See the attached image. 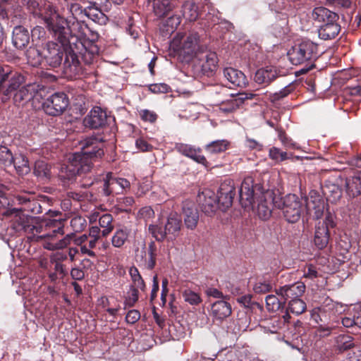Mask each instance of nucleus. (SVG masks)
Returning <instances> with one entry per match:
<instances>
[{
    "label": "nucleus",
    "instance_id": "4468645a",
    "mask_svg": "<svg viewBox=\"0 0 361 361\" xmlns=\"http://www.w3.org/2000/svg\"><path fill=\"white\" fill-rule=\"evenodd\" d=\"M6 214L11 217V226L16 232L24 231L27 233L32 219L25 214L21 209L16 208L7 210Z\"/></svg>",
    "mask_w": 361,
    "mask_h": 361
},
{
    "label": "nucleus",
    "instance_id": "f8f14e48",
    "mask_svg": "<svg viewBox=\"0 0 361 361\" xmlns=\"http://www.w3.org/2000/svg\"><path fill=\"white\" fill-rule=\"evenodd\" d=\"M235 195L234 181L230 178L225 179L220 185L217 196L219 204L221 206V210L229 208L233 203Z\"/></svg>",
    "mask_w": 361,
    "mask_h": 361
},
{
    "label": "nucleus",
    "instance_id": "473e14b6",
    "mask_svg": "<svg viewBox=\"0 0 361 361\" xmlns=\"http://www.w3.org/2000/svg\"><path fill=\"white\" fill-rule=\"evenodd\" d=\"M12 165L19 175H26L30 171V166L27 158L21 154H16L13 156Z\"/></svg>",
    "mask_w": 361,
    "mask_h": 361
},
{
    "label": "nucleus",
    "instance_id": "72a5a7b5",
    "mask_svg": "<svg viewBox=\"0 0 361 361\" xmlns=\"http://www.w3.org/2000/svg\"><path fill=\"white\" fill-rule=\"evenodd\" d=\"M346 193L350 197H355L361 194V179L351 177L345 180Z\"/></svg>",
    "mask_w": 361,
    "mask_h": 361
},
{
    "label": "nucleus",
    "instance_id": "7ed1b4c3",
    "mask_svg": "<svg viewBox=\"0 0 361 361\" xmlns=\"http://www.w3.org/2000/svg\"><path fill=\"white\" fill-rule=\"evenodd\" d=\"M278 202L275 207L281 209L286 220L289 223H296L300 220L303 212L315 219H320L324 212L325 202L315 191H311L305 200L296 195L288 194L283 197L278 195Z\"/></svg>",
    "mask_w": 361,
    "mask_h": 361
},
{
    "label": "nucleus",
    "instance_id": "ea45409f",
    "mask_svg": "<svg viewBox=\"0 0 361 361\" xmlns=\"http://www.w3.org/2000/svg\"><path fill=\"white\" fill-rule=\"evenodd\" d=\"M129 231L127 228H119L116 231L111 238L112 245L115 247H121L127 240Z\"/></svg>",
    "mask_w": 361,
    "mask_h": 361
},
{
    "label": "nucleus",
    "instance_id": "c9c22d12",
    "mask_svg": "<svg viewBox=\"0 0 361 361\" xmlns=\"http://www.w3.org/2000/svg\"><path fill=\"white\" fill-rule=\"evenodd\" d=\"M103 8L99 6L90 7L86 11V16L94 22L100 25L105 24L108 20L106 16L102 12Z\"/></svg>",
    "mask_w": 361,
    "mask_h": 361
},
{
    "label": "nucleus",
    "instance_id": "603ef678",
    "mask_svg": "<svg viewBox=\"0 0 361 361\" xmlns=\"http://www.w3.org/2000/svg\"><path fill=\"white\" fill-rule=\"evenodd\" d=\"M269 157L276 161H282L288 159L286 152L281 151L280 149L273 147L269 149Z\"/></svg>",
    "mask_w": 361,
    "mask_h": 361
},
{
    "label": "nucleus",
    "instance_id": "bf43d9fd",
    "mask_svg": "<svg viewBox=\"0 0 361 361\" xmlns=\"http://www.w3.org/2000/svg\"><path fill=\"white\" fill-rule=\"evenodd\" d=\"M11 71L8 67H2L0 66V93H2L4 88L3 84L8 80Z\"/></svg>",
    "mask_w": 361,
    "mask_h": 361
},
{
    "label": "nucleus",
    "instance_id": "412c9836",
    "mask_svg": "<svg viewBox=\"0 0 361 361\" xmlns=\"http://www.w3.org/2000/svg\"><path fill=\"white\" fill-rule=\"evenodd\" d=\"M224 75L235 87H245L248 84L245 75L240 71L231 67L224 69Z\"/></svg>",
    "mask_w": 361,
    "mask_h": 361
},
{
    "label": "nucleus",
    "instance_id": "3c124183",
    "mask_svg": "<svg viewBox=\"0 0 361 361\" xmlns=\"http://www.w3.org/2000/svg\"><path fill=\"white\" fill-rule=\"evenodd\" d=\"M88 2L94 7L99 6L104 11H108L111 8V1L114 4L119 5L122 4L123 0H87Z\"/></svg>",
    "mask_w": 361,
    "mask_h": 361
},
{
    "label": "nucleus",
    "instance_id": "4c0bfd02",
    "mask_svg": "<svg viewBox=\"0 0 361 361\" xmlns=\"http://www.w3.org/2000/svg\"><path fill=\"white\" fill-rule=\"evenodd\" d=\"M99 228H102V236L108 235L114 229L113 216L110 214H104L99 218Z\"/></svg>",
    "mask_w": 361,
    "mask_h": 361
},
{
    "label": "nucleus",
    "instance_id": "09e8293b",
    "mask_svg": "<svg viewBox=\"0 0 361 361\" xmlns=\"http://www.w3.org/2000/svg\"><path fill=\"white\" fill-rule=\"evenodd\" d=\"M13 155L5 146H0V161L6 166H11Z\"/></svg>",
    "mask_w": 361,
    "mask_h": 361
},
{
    "label": "nucleus",
    "instance_id": "8fccbe9b",
    "mask_svg": "<svg viewBox=\"0 0 361 361\" xmlns=\"http://www.w3.org/2000/svg\"><path fill=\"white\" fill-rule=\"evenodd\" d=\"M149 230L152 236L158 241L163 240L168 233V231L166 230V227L163 229L161 227L154 224H150L149 226Z\"/></svg>",
    "mask_w": 361,
    "mask_h": 361
},
{
    "label": "nucleus",
    "instance_id": "dca6fc26",
    "mask_svg": "<svg viewBox=\"0 0 361 361\" xmlns=\"http://www.w3.org/2000/svg\"><path fill=\"white\" fill-rule=\"evenodd\" d=\"M253 97V94L247 92L231 94L229 99L221 102L219 109L224 113H231L238 109L245 100L251 99Z\"/></svg>",
    "mask_w": 361,
    "mask_h": 361
},
{
    "label": "nucleus",
    "instance_id": "9b49d317",
    "mask_svg": "<svg viewBox=\"0 0 361 361\" xmlns=\"http://www.w3.org/2000/svg\"><path fill=\"white\" fill-rule=\"evenodd\" d=\"M68 99L63 92H56L49 97L43 107L47 114L51 116L61 114L68 106Z\"/></svg>",
    "mask_w": 361,
    "mask_h": 361
},
{
    "label": "nucleus",
    "instance_id": "b1692460",
    "mask_svg": "<svg viewBox=\"0 0 361 361\" xmlns=\"http://www.w3.org/2000/svg\"><path fill=\"white\" fill-rule=\"evenodd\" d=\"M30 42L29 31L21 25L16 26L13 30L12 43L17 49L26 47Z\"/></svg>",
    "mask_w": 361,
    "mask_h": 361
},
{
    "label": "nucleus",
    "instance_id": "c03bdc74",
    "mask_svg": "<svg viewBox=\"0 0 361 361\" xmlns=\"http://www.w3.org/2000/svg\"><path fill=\"white\" fill-rule=\"evenodd\" d=\"M86 226V219L81 216L75 215L71 219L70 226L74 233H79L84 231Z\"/></svg>",
    "mask_w": 361,
    "mask_h": 361
},
{
    "label": "nucleus",
    "instance_id": "5701e85b",
    "mask_svg": "<svg viewBox=\"0 0 361 361\" xmlns=\"http://www.w3.org/2000/svg\"><path fill=\"white\" fill-rule=\"evenodd\" d=\"M7 81H8V85L7 87L3 89L2 92L1 101L3 102H6L11 97L12 92L20 87L24 81V77L20 73L11 71V74H10Z\"/></svg>",
    "mask_w": 361,
    "mask_h": 361
},
{
    "label": "nucleus",
    "instance_id": "58836bf2",
    "mask_svg": "<svg viewBox=\"0 0 361 361\" xmlns=\"http://www.w3.org/2000/svg\"><path fill=\"white\" fill-rule=\"evenodd\" d=\"M26 56L28 63L32 66H38L44 61L43 52L35 47H30L26 51Z\"/></svg>",
    "mask_w": 361,
    "mask_h": 361
},
{
    "label": "nucleus",
    "instance_id": "7c9ffc66",
    "mask_svg": "<svg viewBox=\"0 0 361 361\" xmlns=\"http://www.w3.org/2000/svg\"><path fill=\"white\" fill-rule=\"evenodd\" d=\"M306 308L307 306L305 302L300 298L290 300L288 302L286 312L283 316L284 321L288 322L290 319V312L295 315H300L306 310Z\"/></svg>",
    "mask_w": 361,
    "mask_h": 361
},
{
    "label": "nucleus",
    "instance_id": "0e129e2a",
    "mask_svg": "<svg viewBox=\"0 0 361 361\" xmlns=\"http://www.w3.org/2000/svg\"><path fill=\"white\" fill-rule=\"evenodd\" d=\"M140 115L142 120L151 123H154L157 118V115L154 111L147 109L141 111Z\"/></svg>",
    "mask_w": 361,
    "mask_h": 361
},
{
    "label": "nucleus",
    "instance_id": "f3484780",
    "mask_svg": "<svg viewBox=\"0 0 361 361\" xmlns=\"http://www.w3.org/2000/svg\"><path fill=\"white\" fill-rule=\"evenodd\" d=\"M305 286L302 282H297L292 284L285 285L276 290L278 295L284 300L288 299L295 300L300 298L305 293Z\"/></svg>",
    "mask_w": 361,
    "mask_h": 361
},
{
    "label": "nucleus",
    "instance_id": "4d7b16f0",
    "mask_svg": "<svg viewBox=\"0 0 361 361\" xmlns=\"http://www.w3.org/2000/svg\"><path fill=\"white\" fill-rule=\"evenodd\" d=\"M138 300V290L136 288L131 286L128 296L125 300V305L128 307H133Z\"/></svg>",
    "mask_w": 361,
    "mask_h": 361
},
{
    "label": "nucleus",
    "instance_id": "39448f33",
    "mask_svg": "<svg viewBox=\"0 0 361 361\" xmlns=\"http://www.w3.org/2000/svg\"><path fill=\"white\" fill-rule=\"evenodd\" d=\"M27 233L38 238L48 239L49 241L45 243L44 247L49 250L66 247L73 237V234H67L62 239L56 240V237L64 233L63 221L57 219H47L35 223L32 220Z\"/></svg>",
    "mask_w": 361,
    "mask_h": 361
},
{
    "label": "nucleus",
    "instance_id": "ddd939ff",
    "mask_svg": "<svg viewBox=\"0 0 361 361\" xmlns=\"http://www.w3.org/2000/svg\"><path fill=\"white\" fill-rule=\"evenodd\" d=\"M157 248L154 243H151L148 248L145 245L135 251V260L140 266L146 269H152L156 264Z\"/></svg>",
    "mask_w": 361,
    "mask_h": 361
},
{
    "label": "nucleus",
    "instance_id": "a211bd4d",
    "mask_svg": "<svg viewBox=\"0 0 361 361\" xmlns=\"http://www.w3.org/2000/svg\"><path fill=\"white\" fill-rule=\"evenodd\" d=\"M334 303L330 299H326L324 304L314 307L311 312V318L318 324L319 323H327L330 319V314L333 312Z\"/></svg>",
    "mask_w": 361,
    "mask_h": 361
},
{
    "label": "nucleus",
    "instance_id": "de8ad7c7",
    "mask_svg": "<svg viewBox=\"0 0 361 361\" xmlns=\"http://www.w3.org/2000/svg\"><path fill=\"white\" fill-rule=\"evenodd\" d=\"M266 306L269 312H276L281 307V302L279 298L274 295H269L266 297Z\"/></svg>",
    "mask_w": 361,
    "mask_h": 361
},
{
    "label": "nucleus",
    "instance_id": "37998d69",
    "mask_svg": "<svg viewBox=\"0 0 361 361\" xmlns=\"http://www.w3.org/2000/svg\"><path fill=\"white\" fill-rule=\"evenodd\" d=\"M183 16L189 21H195L198 17L197 6L194 2L184 4Z\"/></svg>",
    "mask_w": 361,
    "mask_h": 361
},
{
    "label": "nucleus",
    "instance_id": "864d4df0",
    "mask_svg": "<svg viewBox=\"0 0 361 361\" xmlns=\"http://www.w3.org/2000/svg\"><path fill=\"white\" fill-rule=\"evenodd\" d=\"M24 210L30 212L34 214H39L42 213V208L39 202L35 199V196L30 200L27 206L23 207Z\"/></svg>",
    "mask_w": 361,
    "mask_h": 361
},
{
    "label": "nucleus",
    "instance_id": "a878e982",
    "mask_svg": "<svg viewBox=\"0 0 361 361\" xmlns=\"http://www.w3.org/2000/svg\"><path fill=\"white\" fill-rule=\"evenodd\" d=\"M35 86L29 84L21 87L13 95V101L16 104H23L30 101L35 94Z\"/></svg>",
    "mask_w": 361,
    "mask_h": 361
},
{
    "label": "nucleus",
    "instance_id": "cd10ccee",
    "mask_svg": "<svg viewBox=\"0 0 361 361\" xmlns=\"http://www.w3.org/2000/svg\"><path fill=\"white\" fill-rule=\"evenodd\" d=\"M312 16L315 21L324 24L328 22L336 21L338 19L336 13L324 7L315 8L312 11Z\"/></svg>",
    "mask_w": 361,
    "mask_h": 361
},
{
    "label": "nucleus",
    "instance_id": "2eb2a0df",
    "mask_svg": "<svg viewBox=\"0 0 361 361\" xmlns=\"http://www.w3.org/2000/svg\"><path fill=\"white\" fill-rule=\"evenodd\" d=\"M63 68L65 77L69 79L79 76L82 72L78 58L72 51L66 53Z\"/></svg>",
    "mask_w": 361,
    "mask_h": 361
},
{
    "label": "nucleus",
    "instance_id": "2f4dec72",
    "mask_svg": "<svg viewBox=\"0 0 361 361\" xmlns=\"http://www.w3.org/2000/svg\"><path fill=\"white\" fill-rule=\"evenodd\" d=\"M165 226L169 234L178 236L180 230V216L177 213H171Z\"/></svg>",
    "mask_w": 361,
    "mask_h": 361
},
{
    "label": "nucleus",
    "instance_id": "774afa93",
    "mask_svg": "<svg viewBox=\"0 0 361 361\" xmlns=\"http://www.w3.org/2000/svg\"><path fill=\"white\" fill-rule=\"evenodd\" d=\"M331 330L332 327L325 325V324H320L317 329V334H319L320 337H325L331 334Z\"/></svg>",
    "mask_w": 361,
    "mask_h": 361
},
{
    "label": "nucleus",
    "instance_id": "f704fd0d",
    "mask_svg": "<svg viewBox=\"0 0 361 361\" xmlns=\"http://www.w3.org/2000/svg\"><path fill=\"white\" fill-rule=\"evenodd\" d=\"M229 142L226 140H217L211 142L205 146V150L208 154H216L224 152L228 149Z\"/></svg>",
    "mask_w": 361,
    "mask_h": 361
},
{
    "label": "nucleus",
    "instance_id": "c85d7f7f",
    "mask_svg": "<svg viewBox=\"0 0 361 361\" xmlns=\"http://www.w3.org/2000/svg\"><path fill=\"white\" fill-rule=\"evenodd\" d=\"M329 232L326 226L319 223L316 226L314 242L319 249L326 247L329 241Z\"/></svg>",
    "mask_w": 361,
    "mask_h": 361
},
{
    "label": "nucleus",
    "instance_id": "680f3d73",
    "mask_svg": "<svg viewBox=\"0 0 361 361\" xmlns=\"http://www.w3.org/2000/svg\"><path fill=\"white\" fill-rule=\"evenodd\" d=\"M303 276L305 278L313 280L318 276V272L314 266L307 265L303 270Z\"/></svg>",
    "mask_w": 361,
    "mask_h": 361
},
{
    "label": "nucleus",
    "instance_id": "c756f323",
    "mask_svg": "<svg viewBox=\"0 0 361 361\" xmlns=\"http://www.w3.org/2000/svg\"><path fill=\"white\" fill-rule=\"evenodd\" d=\"M182 154L185 157L192 159L197 163L202 164L205 167H209L210 166L205 157L201 154L200 148L196 149L188 145L184 146L182 145Z\"/></svg>",
    "mask_w": 361,
    "mask_h": 361
},
{
    "label": "nucleus",
    "instance_id": "6e6552de",
    "mask_svg": "<svg viewBox=\"0 0 361 361\" xmlns=\"http://www.w3.org/2000/svg\"><path fill=\"white\" fill-rule=\"evenodd\" d=\"M278 195L273 190H266L261 192L257 197V205L256 213L259 219H268L272 212L273 207H275V202H278Z\"/></svg>",
    "mask_w": 361,
    "mask_h": 361
},
{
    "label": "nucleus",
    "instance_id": "69168bd1",
    "mask_svg": "<svg viewBox=\"0 0 361 361\" xmlns=\"http://www.w3.org/2000/svg\"><path fill=\"white\" fill-rule=\"evenodd\" d=\"M34 195L30 193L19 194L15 196V198L18 204L27 206L28 202L32 198Z\"/></svg>",
    "mask_w": 361,
    "mask_h": 361
},
{
    "label": "nucleus",
    "instance_id": "e2e57ef3",
    "mask_svg": "<svg viewBox=\"0 0 361 361\" xmlns=\"http://www.w3.org/2000/svg\"><path fill=\"white\" fill-rule=\"evenodd\" d=\"M140 318V312L137 310H131L126 314V320L129 324H135Z\"/></svg>",
    "mask_w": 361,
    "mask_h": 361
},
{
    "label": "nucleus",
    "instance_id": "f257e3e1",
    "mask_svg": "<svg viewBox=\"0 0 361 361\" xmlns=\"http://www.w3.org/2000/svg\"><path fill=\"white\" fill-rule=\"evenodd\" d=\"M40 15L53 37L61 43L59 45L49 42L43 50V58L46 64L56 68L61 63L64 47L69 42L71 31L68 21L61 16L51 4H46L44 11Z\"/></svg>",
    "mask_w": 361,
    "mask_h": 361
},
{
    "label": "nucleus",
    "instance_id": "13d9d810",
    "mask_svg": "<svg viewBox=\"0 0 361 361\" xmlns=\"http://www.w3.org/2000/svg\"><path fill=\"white\" fill-rule=\"evenodd\" d=\"M170 87L165 83H155L149 86V90L153 93H166Z\"/></svg>",
    "mask_w": 361,
    "mask_h": 361
},
{
    "label": "nucleus",
    "instance_id": "20e7f679",
    "mask_svg": "<svg viewBox=\"0 0 361 361\" xmlns=\"http://www.w3.org/2000/svg\"><path fill=\"white\" fill-rule=\"evenodd\" d=\"M197 40V35L192 34L182 46V70L190 71L194 77L210 75L217 68V56L215 52L200 47Z\"/></svg>",
    "mask_w": 361,
    "mask_h": 361
},
{
    "label": "nucleus",
    "instance_id": "338daca9",
    "mask_svg": "<svg viewBox=\"0 0 361 361\" xmlns=\"http://www.w3.org/2000/svg\"><path fill=\"white\" fill-rule=\"evenodd\" d=\"M32 37L34 39H42L45 36L44 29L41 26L35 27L31 32Z\"/></svg>",
    "mask_w": 361,
    "mask_h": 361
},
{
    "label": "nucleus",
    "instance_id": "9d476101",
    "mask_svg": "<svg viewBox=\"0 0 361 361\" xmlns=\"http://www.w3.org/2000/svg\"><path fill=\"white\" fill-rule=\"evenodd\" d=\"M197 202L202 212L209 216L214 214L218 209H221V206L219 204L218 196L214 191L210 189H204L200 192L197 197Z\"/></svg>",
    "mask_w": 361,
    "mask_h": 361
},
{
    "label": "nucleus",
    "instance_id": "6e6d98bb",
    "mask_svg": "<svg viewBox=\"0 0 361 361\" xmlns=\"http://www.w3.org/2000/svg\"><path fill=\"white\" fill-rule=\"evenodd\" d=\"M154 216V212L151 207H144L137 213V217L143 219L146 223L149 222Z\"/></svg>",
    "mask_w": 361,
    "mask_h": 361
},
{
    "label": "nucleus",
    "instance_id": "49530a36",
    "mask_svg": "<svg viewBox=\"0 0 361 361\" xmlns=\"http://www.w3.org/2000/svg\"><path fill=\"white\" fill-rule=\"evenodd\" d=\"M99 54V48L95 44H90L88 48L85 49L82 53V59L85 63H91L94 57Z\"/></svg>",
    "mask_w": 361,
    "mask_h": 361
},
{
    "label": "nucleus",
    "instance_id": "aec40b11",
    "mask_svg": "<svg viewBox=\"0 0 361 361\" xmlns=\"http://www.w3.org/2000/svg\"><path fill=\"white\" fill-rule=\"evenodd\" d=\"M182 219L187 228L193 230L199 221V212L194 204L187 203L182 209Z\"/></svg>",
    "mask_w": 361,
    "mask_h": 361
},
{
    "label": "nucleus",
    "instance_id": "0eeeda50",
    "mask_svg": "<svg viewBox=\"0 0 361 361\" xmlns=\"http://www.w3.org/2000/svg\"><path fill=\"white\" fill-rule=\"evenodd\" d=\"M260 184H254L252 177L247 176L244 178L239 189L240 202L245 209L253 207L255 197L261 195L264 192Z\"/></svg>",
    "mask_w": 361,
    "mask_h": 361
},
{
    "label": "nucleus",
    "instance_id": "bb28decb",
    "mask_svg": "<svg viewBox=\"0 0 361 361\" xmlns=\"http://www.w3.org/2000/svg\"><path fill=\"white\" fill-rule=\"evenodd\" d=\"M341 26L336 21L328 22L320 26L318 33L321 39L328 40L335 38L339 33Z\"/></svg>",
    "mask_w": 361,
    "mask_h": 361
},
{
    "label": "nucleus",
    "instance_id": "6ab92c4d",
    "mask_svg": "<svg viewBox=\"0 0 361 361\" xmlns=\"http://www.w3.org/2000/svg\"><path fill=\"white\" fill-rule=\"evenodd\" d=\"M106 120V114L100 107H94L84 119L85 126L98 128L104 126Z\"/></svg>",
    "mask_w": 361,
    "mask_h": 361
},
{
    "label": "nucleus",
    "instance_id": "a19ab883",
    "mask_svg": "<svg viewBox=\"0 0 361 361\" xmlns=\"http://www.w3.org/2000/svg\"><path fill=\"white\" fill-rule=\"evenodd\" d=\"M34 173L40 178H49L51 176L50 167L42 160L35 161Z\"/></svg>",
    "mask_w": 361,
    "mask_h": 361
},
{
    "label": "nucleus",
    "instance_id": "052dcab7",
    "mask_svg": "<svg viewBox=\"0 0 361 361\" xmlns=\"http://www.w3.org/2000/svg\"><path fill=\"white\" fill-rule=\"evenodd\" d=\"M271 288V285L267 281H258L257 282L253 289L257 293H265L269 291Z\"/></svg>",
    "mask_w": 361,
    "mask_h": 361
},
{
    "label": "nucleus",
    "instance_id": "1a4fd4ad",
    "mask_svg": "<svg viewBox=\"0 0 361 361\" xmlns=\"http://www.w3.org/2000/svg\"><path fill=\"white\" fill-rule=\"evenodd\" d=\"M129 187L130 182L127 179L117 178L113 177L111 173H108L103 178L102 192L104 196L121 194Z\"/></svg>",
    "mask_w": 361,
    "mask_h": 361
},
{
    "label": "nucleus",
    "instance_id": "4be33fe9",
    "mask_svg": "<svg viewBox=\"0 0 361 361\" xmlns=\"http://www.w3.org/2000/svg\"><path fill=\"white\" fill-rule=\"evenodd\" d=\"M279 76L276 68L274 66H266L258 69L255 75V81L260 85H269Z\"/></svg>",
    "mask_w": 361,
    "mask_h": 361
},
{
    "label": "nucleus",
    "instance_id": "5fc2aeb1",
    "mask_svg": "<svg viewBox=\"0 0 361 361\" xmlns=\"http://www.w3.org/2000/svg\"><path fill=\"white\" fill-rule=\"evenodd\" d=\"M183 298L185 302L192 305H198L202 301L200 296L197 293L191 290H185Z\"/></svg>",
    "mask_w": 361,
    "mask_h": 361
},
{
    "label": "nucleus",
    "instance_id": "423d86ee",
    "mask_svg": "<svg viewBox=\"0 0 361 361\" xmlns=\"http://www.w3.org/2000/svg\"><path fill=\"white\" fill-rule=\"evenodd\" d=\"M317 45L311 41H303L295 44L288 51V58L293 65L310 61L317 57Z\"/></svg>",
    "mask_w": 361,
    "mask_h": 361
},
{
    "label": "nucleus",
    "instance_id": "f03ea898",
    "mask_svg": "<svg viewBox=\"0 0 361 361\" xmlns=\"http://www.w3.org/2000/svg\"><path fill=\"white\" fill-rule=\"evenodd\" d=\"M81 152L70 154L67 163L61 165L58 176L67 185L73 182L78 174L87 173L93 161L104 154L102 139L92 136L80 142Z\"/></svg>",
    "mask_w": 361,
    "mask_h": 361
},
{
    "label": "nucleus",
    "instance_id": "a18cd8bd",
    "mask_svg": "<svg viewBox=\"0 0 361 361\" xmlns=\"http://www.w3.org/2000/svg\"><path fill=\"white\" fill-rule=\"evenodd\" d=\"M169 56L178 61L180 60V38L176 37L171 42L169 48Z\"/></svg>",
    "mask_w": 361,
    "mask_h": 361
},
{
    "label": "nucleus",
    "instance_id": "79ce46f5",
    "mask_svg": "<svg viewBox=\"0 0 361 361\" xmlns=\"http://www.w3.org/2000/svg\"><path fill=\"white\" fill-rule=\"evenodd\" d=\"M129 274L133 283L131 286L145 290L146 286L137 267L133 266L129 269Z\"/></svg>",
    "mask_w": 361,
    "mask_h": 361
},
{
    "label": "nucleus",
    "instance_id": "393cba45",
    "mask_svg": "<svg viewBox=\"0 0 361 361\" xmlns=\"http://www.w3.org/2000/svg\"><path fill=\"white\" fill-rule=\"evenodd\" d=\"M212 314L219 320H223L231 314L232 308L229 302L224 300H218L212 305Z\"/></svg>",
    "mask_w": 361,
    "mask_h": 361
},
{
    "label": "nucleus",
    "instance_id": "e433bc0d",
    "mask_svg": "<svg viewBox=\"0 0 361 361\" xmlns=\"http://www.w3.org/2000/svg\"><path fill=\"white\" fill-rule=\"evenodd\" d=\"M354 346L353 339L347 335H339L336 338V349L338 353H343Z\"/></svg>",
    "mask_w": 361,
    "mask_h": 361
}]
</instances>
